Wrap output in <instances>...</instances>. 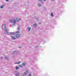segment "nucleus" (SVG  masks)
Returning a JSON list of instances; mask_svg holds the SVG:
<instances>
[{
	"instance_id": "ddd939ff",
	"label": "nucleus",
	"mask_w": 76,
	"mask_h": 76,
	"mask_svg": "<svg viewBox=\"0 0 76 76\" xmlns=\"http://www.w3.org/2000/svg\"><path fill=\"white\" fill-rule=\"evenodd\" d=\"M51 15L52 17H53L54 16V15H53V13H51Z\"/></svg>"
},
{
	"instance_id": "aec40b11",
	"label": "nucleus",
	"mask_w": 76,
	"mask_h": 76,
	"mask_svg": "<svg viewBox=\"0 0 76 76\" xmlns=\"http://www.w3.org/2000/svg\"><path fill=\"white\" fill-rule=\"evenodd\" d=\"M39 6H41V4H39Z\"/></svg>"
},
{
	"instance_id": "412c9836",
	"label": "nucleus",
	"mask_w": 76,
	"mask_h": 76,
	"mask_svg": "<svg viewBox=\"0 0 76 76\" xmlns=\"http://www.w3.org/2000/svg\"><path fill=\"white\" fill-rule=\"evenodd\" d=\"M31 74H29V75L28 76H31Z\"/></svg>"
},
{
	"instance_id": "7ed1b4c3",
	"label": "nucleus",
	"mask_w": 76,
	"mask_h": 76,
	"mask_svg": "<svg viewBox=\"0 0 76 76\" xmlns=\"http://www.w3.org/2000/svg\"><path fill=\"white\" fill-rule=\"evenodd\" d=\"M2 29H3V30H4V29H6V25L4 24L3 26H2Z\"/></svg>"
},
{
	"instance_id": "5701e85b",
	"label": "nucleus",
	"mask_w": 76,
	"mask_h": 76,
	"mask_svg": "<svg viewBox=\"0 0 76 76\" xmlns=\"http://www.w3.org/2000/svg\"><path fill=\"white\" fill-rule=\"evenodd\" d=\"M18 29H19V28H18Z\"/></svg>"
},
{
	"instance_id": "0eeeda50",
	"label": "nucleus",
	"mask_w": 76,
	"mask_h": 76,
	"mask_svg": "<svg viewBox=\"0 0 76 76\" xmlns=\"http://www.w3.org/2000/svg\"><path fill=\"white\" fill-rule=\"evenodd\" d=\"M5 6V5H4L3 6H0L1 9H3V7H4Z\"/></svg>"
},
{
	"instance_id": "20e7f679",
	"label": "nucleus",
	"mask_w": 76,
	"mask_h": 76,
	"mask_svg": "<svg viewBox=\"0 0 76 76\" xmlns=\"http://www.w3.org/2000/svg\"><path fill=\"white\" fill-rule=\"evenodd\" d=\"M29 72L28 71H26V72H24L23 74V76H25V75H26V73L28 74V73Z\"/></svg>"
},
{
	"instance_id": "6e6552de",
	"label": "nucleus",
	"mask_w": 76,
	"mask_h": 76,
	"mask_svg": "<svg viewBox=\"0 0 76 76\" xmlns=\"http://www.w3.org/2000/svg\"><path fill=\"white\" fill-rule=\"evenodd\" d=\"M30 30H31V28L28 27V31L29 32V31H30Z\"/></svg>"
},
{
	"instance_id": "2eb2a0df",
	"label": "nucleus",
	"mask_w": 76,
	"mask_h": 76,
	"mask_svg": "<svg viewBox=\"0 0 76 76\" xmlns=\"http://www.w3.org/2000/svg\"><path fill=\"white\" fill-rule=\"evenodd\" d=\"M19 67H20L21 68H22V67H23V66H22V65H19Z\"/></svg>"
},
{
	"instance_id": "39448f33",
	"label": "nucleus",
	"mask_w": 76,
	"mask_h": 76,
	"mask_svg": "<svg viewBox=\"0 0 76 76\" xmlns=\"http://www.w3.org/2000/svg\"><path fill=\"white\" fill-rule=\"evenodd\" d=\"M12 39H16V37L14 36L11 37Z\"/></svg>"
},
{
	"instance_id": "6ab92c4d",
	"label": "nucleus",
	"mask_w": 76,
	"mask_h": 76,
	"mask_svg": "<svg viewBox=\"0 0 76 76\" xmlns=\"http://www.w3.org/2000/svg\"><path fill=\"white\" fill-rule=\"evenodd\" d=\"M6 1H7V2H8L9 1V0H6Z\"/></svg>"
},
{
	"instance_id": "423d86ee",
	"label": "nucleus",
	"mask_w": 76,
	"mask_h": 76,
	"mask_svg": "<svg viewBox=\"0 0 76 76\" xmlns=\"http://www.w3.org/2000/svg\"><path fill=\"white\" fill-rule=\"evenodd\" d=\"M5 34H7V35H8V32H7V30H5Z\"/></svg>"
},
{
	"instance_id": "f257e3e1",
	"label": "nucleus",
	"mask_w": 76,
	"mask_h": 76,
	"mask_svg": "<svg viewBox=\"0 0 76 76\" xmlns=\"http://www.w3.org/2000/svg\"><path fill=\"white\" fill-rule=\"evenodd\" d=\"M20 32L19 31H16V32H11L10 34H12V35H15V37L17 38H19L20 37V35L18 34H19Z\"/></svg>"
},
{
	"instance_id": "1a4fd4ad",
	"label": "nucleus",
	"mask_w": 76,
	"mask_h": 76,
	"mask_svg": "<svg viewBox=\"0 0 76 76\" xmlns=\"http://www.w3.org/2000/svg\"><path fill=\"white\" fill-rule=\"evenodd\" d=\"M20 74L19 73H17L16 75V76H20Z\"/></svg>"
},
{
	"instance_id": "a878e982",
	"label": "nucleus",
	"mask_w": 76,
	"mask_h": 76,
	"mask_svg": "<svg viewBox=\"0 0 76 76\" xmlns=\"http://www.w3.org/2000/svg\"><path fill=\"white\" fill-rule=\"evenodd\" d=\"M19 48H20V47Z\"/></svg>"
},
{
	"instance_id": "9b49d317",
	"label": "nucleus",
	"mask_w": 76,
	"mask_h": 76,
	"mask_svg": "<svg viewBox=\"0 0 76 76\" xmlns=\"http://www.w3.org/2000/svg\"><path fill=\"white\" fill-rule=\"evenodd\" d=\"M19 69V67L18 66H16L15 67V69L16 70H18V69Z\"/></svg>"
},
{
	"instance_id": "4468645a",
	"label": "nucleus",
	"mask_w": 76,
	"mask_h": 76,
	"mask_svg": "<svg viewBox=\"0 0 76 76\" xmlns=\"http://www.w3.org/2000/svg\"><path fill=\"white\" fill-rule=\"evenodd\" d=\"M26 64L25 63H22V65L23 66H25Z\"/></svg>"
},
{
	"instance_id": "f3484780",
	"label": "nucleus",
	"mask_w": 76,
	"mask_h": 76,
	"mask_svg": "<svg viewBox=\"0 0 76 76\" xmlns=\"http://www.w3.org/2000/svg\"><path fill=\"white\" fill-rule=\"evenodd\" d=\"M18 64H20V63H21V62H20V61H19V62H18Z\"/></svg>"
},
{
	"instance_id": "a211bd4d",
	"label": "nucleus",
	"mask_w": 76,
	"mask_h": 76,
	"mask_svg": "<svg viewBox=\"0 0 76 76\" xmlns=\"http://www.w3.org/2000/svg\"><path fill=\"white\" fill-rule=\"evenodd\" d=\"M18 62H16V63H15V64H18Z\"/></svg>"
},
{
	"instance_id": "f03ea898",
	"label": "nucleus",
	"mask_w": 76,
	"mask_h": 76,
	"mask_svg": "<svg viewBox=\"0 0 76 76\" xmlns=\"http://www.w3.org/2000/svg\"><path fill=\"white\" fill-rule=\"evenodd\" d=\"M13 19H14V22L15 23H16V22H19L20 20V18H15V19L14 18H13Z\"/></svg>"
},
{
	"instance_id": "9d476101",
	"label": "nucleus",
	"mask_w": 76,
	"mask_h": 76,
	"mask_svg": "<svg viewBox=\"0 0 76 76\" xmlns=\"http://www.w3.org/2000/svg\"><path fill=\"white\" fill-rule=\"evenodd\" d=\"M9 21L10 22H12V23L14 22L13 20L12 19L10 20Z\"/></svg>"
},
{
	"instance_id": "f8f14e48",
	"label": "nucleus",
	"mask_w": 76,
	"mask_h": 76,
	"mask_svg": "<svg viewBox=\"0 0 76 76\" xmlns=\"http://www.w3.org/2000/svg\"><path fill=\"white\" fill-rule=\"evenodd\" d=\"M37 25L36 24H34V27H37Z\"/></svg>"
},
{
	"instance_id": "b1692460",
	"label": "nucleus",
	"mask_w": 76,
	"mask_h": 76,
	"mask_svg": "<svg viewBox=\"0 0 76 76\" xmlns=\"http://www.w3.org/2000/svg\"><path fill=\"white\" fill-rule=\"evenodd\" d=\"M1 59L3 58V57H1Z\"/></svg>"
},
{
	"instance_id": "393cba45",
	"label": "nucleus",
	"mask_w": 76,
	"mask_h": 76,
	"mask_svg": "<svg viewBox=\"0 0 76 76\" xmlns=\"http://www.w3.org/2000/svg\"><path fill=\"white\" fill-rule=\"evenodd\" d=\"M44 1H45V0H44Z\"/></svg>"
},
{
	"instance_id": "dca6fc26",
	"label": "nucleus",
	"mask_w": 76,
	"mask_h": 76,
	"mask_svg": "<svg viewBox=\"0 0 76 76\" xmlns=\"http://www.w3.org/2000/svg\"><path fill=\"white\" fill-rule=\"evenodd\" d=\"M5 59H8V58H7V57H5Z\"/></svg>"
},
{
	"instance_id": "4be33fe9",
	"label": "nucleus",
	"mask_w": 76,
	"mask_h": 76,
	"mask_svg": "<svg viewBox=\"0 0 76 76\" xmlns=\"http://www.w3.org/2000/svg\"><path fill=\"white\" fill-rule=\"evenodd\" d=\"M39 0V1H41L42 0Z\"/></svg>"
}]
</instances>
